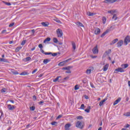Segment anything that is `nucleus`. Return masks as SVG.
<instances>
[{
    "label": "nucleus",
    "instance_id": "obj_34",
    "mask_svg": "<svg viewBox=\"0 0 130 130\" xmlns=\"http://www.w3.org/2000/svg\"><path fill=\"white\" fill-rule=\"evenodd\" d=\"M86 74H87V75H90L91 74V69H87L86 71Z\"/></svg>",
    "mask_w": 130,
    "mask_h": 130
},
{
    "label": "nucleus",
    "instance_id": "obj_9",
    "mask_svg": "<svg viewBox=\"0 0 130 130\" xmlns=\"http://www.w3.org/2000/svg\"><path fill=\"white\" fill-rule=\"evenodd\" d=\"M122 44H123V41L120 40L117 43V47H121L122 46Z\"/></svg>",
    "mask_w": 130,
    "mask_h": 130
},
{
    "label": "nucleus",
    "instance_id": "obj_24",
    "mask_svg": "<svg viewBox=\"0 0 130 130\" xmlns=\"http://www.w3.org/2000/svg\"><path fill=\"white\" fill-rule=\"evenodd\" d=\"M76 25H77V26H79V27H84V25H83L82 23L80 22H77L76 23Z\"/></svg>",
    "mask_w": 130,
    "mask_h": 130
},
{
    "label": "nucleus",
    "instance_id": "obj_36",
    "mask_svg": "<svg viewBox=\"0 0 130 130\" xmlns=\"http://www.w3.org/2000/svg\"><path fill=\"white\" fill-rule=\"evenodd\" d=\"M25 61H29V60H31V57H27L24 59Z\"/></svg>",
    "mask_w": 130,
    "mask_h": 130
},
{
    "label": "nucleus",
    "instance_id": "obj_58",
    "mask_svg": "<svg viewBox=\"0 0 130 130\" xmlns=\"http://www.w3.org/2000/svg\"><path fill=\"white\" fill-rule=\"evenodd\" d=\"M107 55L105 53H104V54L103 55V58H104V57H106Z\"/></svg>",
    "mask_w": 130,
    "mask_h": 130
},
{
    "label": "nucleus",
    "instance_id": "obj_29",
    "mask_svg": "<svg viewBox=\"0 0 130 130\" xmlns=\"http://www.w3.org/2000/svg\"><path fill=\"white\" fill-rule=\"evenodd\" d=\"M90 109H91V107L88 106L87 107V109L85 110V112H87V113H89V112H90Z\"/></svg>",
    "mask_w": 130,
    "mask_h": 130
},
{
    "label": "nucleus",
    "instance_id": "obj_22",
    "mask_svg": "<svg viewBox=\"0 0 130 130\" xmlns=\"http://www.w3.org/2000/svg\"><path fill=\"white\" fill-rule=\"evenodd\" d=\"M41 24L42 26H44V27H47V26L49 25L48 22H42Z\"/></svg>",
    "mask_w": 130,
    "mask_h": 130
},
{
    "label": "nucleus",
    "instance_id": "obj_41",
    "mask_svg": "<svg viewBox=\"0 0 130 130\" xmlns=\"http://www.w3.org/2000/svg\"><path fill=\"white\" fill-rule=\"evenodd\" d=\"M26 42H27L26 40H23L22 41V42H21V45H25V44H26Z\"/></svg>",
    "mask_w": 130,
    "mask_h": 130
},
{
    "label": "nucleus",
    "instance_id": "obj_23",
    "mask_svg": "<svg viewBox=\"0 0 130 130\" xmlns=\"http://www.w3.org/2000/svg\"><path fill=\"white\" fill-rule=\"evenodd\" d=\"M72 45L73 49L74 51L76 50V43H75L74 42H72Z\"/></svg>",
    "mask_w": 130,
    "mask_h": 130
},
{
    "label": "nucleus",
    "instance_id": "obj_21",
    "mask_svg": "<svg viewBox=\"0 0 130 130\" xmlns=\"http://www.w3.org/2000/svg\"><path fill=\"white\" fill-rule=\"evenodd\" d=\"M49 61H50V59H45L43 60V62H44V63H45V64H47V63H48V62H49Z\"/></svg>",
    "mask_w": 130,
    "mask_h": 130
},
{
    "label": "nucleus",
    "instance_id": "obj_62",
    "mask_svg": "<svg viewBox=\"0 0 130 130\" xmlns=\"http://www.w3.org/2000/svg\"><path fill=\"white\" fill-rule=\"evenodd\" d=\"M90 85H91V87L92 88H94V85H93V83H90Z\"/></svg>",
    "mask_w": 130,
    "mask_h": 130
},
{
    "label": "nucleus",
    "instance_id": "obj_56",
    "mask_svg": "<svg viewBox=\"0 0 130 130\" xmlns=\"http://www.w3.org/2000/svg\"><path fill=\"white\" fill-rule=\"evenodd\" d=\"M6 32H7V30L4 29L2 31V34H5V33H6Z\"/></svg>",
    "mask_w": 130,
    "mask_h": 130
},
{
    "label": "nucleus",
    "instance_id": "obj_59",
    "mask_svg": "<svg viewBox=\"0 0 130 130\" xmlns=\"http://www.w3.org/2000/svg\"><path fill=\"white\" fill-rule=\"evenodd\" d=\"M125 127H126V128H127V127H129V124H126L125 126Z\"/></svg>",
    "mask_w": 130,
    "mask_h": 130
},
{
    "label": "nucleus",
    "instance_id": "obj_64",
    "mask_svg": "<svg viewBox=\"0 0 130 130\" xmlns=\"http://www.w3.org/2000/svg\"><path fill=\"white\" fill-rule=\"evenodd\" d=\"M128 85L129 87H130V81H128Z\"/></svg>",
    "mask_w": 130,
    "mask_h": 130
},
{
    "label": "nucleus",
    "instance_id": "obj_16",
    "mask_svg": "<svg viewBox=\"0 0 130 130\" xmlns=\"http://www.w3.org/2000/svg\"><path fill=\"white\" fill-rule=\"evenodd\" d=\"M108 67H109V64H106V65H105L103 67V71L104 72H106V71H107V70H108Z\"/></svg>",
    "mask_w": 130,
    "mask_h": 130
},
{
    "label": "nucleus",
    "instance_id": "obj_52",
    "mask_svg": "<svg viewBox=\"0 0 130 130\" xmlns=\"http://www.w3.org/2000/svg\"><path fill=\"white\" fill-rule=\"evenodd\" d=\"M62 117V115H58V116L57 117L56 119H59V118H61Z\"/></svg>",
    "mask_w": 130,
    "mask_h": 130
},
{
    "label": "nucleus",
    "instance_id": "obj_12",
    "mask_svg": "<svg viewBox=\"0 0 130 130\" xmlns=\"http://www.w3.org/2000/svg\"><path fill=\"white\" fill-rule=\"evenodd\" d=\"M120 100H121V98H118L117 100H116L113 103V105L115 106L116 105V104H117L118 103H119V102H120Z\"/></svg>",
    "mask_w": 130,
    "mask_h": 130
},
{
    "label": "nucleus",
    "instance_id": "obj_57",
    "mask_svg": "<svg viewBox=\"0 0 130 130\" xmlns=\"http://www.w3.org/2000/svg\"><path fill=\"white\" fill-rule=\"evenodd\" d=\"M36 72H37V69L34 70L32 72V74H35V73H36Z\"/></svg>",
    "mask_w": 130,
    "mask_h": 130
},
{
    "label": "nucleus",
    "instance_id": "obj_20",
    "mask_svg": "<svg viewBox=\"0 0 130 130\" xmlns=\"http://www.w3.org/2000/svg\"><path fill=\"white\" fill-rule=\"evenodd\" d=\"M107 100V99L106 98L103 100H102V101H101L100 103V106H102L103 105V103L105 102Z\"/></svg>",
    "mask_w": 130,
    "mask_h": 130
},
{
    "label": "nucleus",
    "instance_id": "obj_44",
    "mask_svg": "<svg viewBox=\"0 0 130 130\" xmlns=\"http://www.w3.org/2000/svg\"><path fill=\"white\" fill-rule=\"evenodd\" d=\"M85 109V105L84 104H82L80 107V109Z\"/></svg>",
    "mask_w": 130,
    "mask_h": 130
},
{
    "label": "nucleus",
    "instance_id": "obj_63",
    "mask_svg": "<svg viewBox=\"0 0 130 130\" xmlns=\"http://www.w3.org/2000/svg\"><path fill=\"white\" fill-rule=\"evenodd\" d=\"M31 32L33 34V35H34V34L35 33V30L34 29L31 30Z\"/></svg>",
    "mask_w": 130,
    "mask_h": 130
},
{
    "label": "nucleus",
    "instance_id": "obj_8",
    "mask_svg": "<svg viewBox=\"0 0 130 130\" xmlns=\"http://www.w3.org/2000/svg\"><path fill=\"white\" fill-rule=\"evenodd\" d=\"M115 2H117V0H105L104 3L106 4H113V3H115Z\"/></svg>",
    "mask_w": 130,
    "mask_h": 130
},
{
    "label": "nucleus",
    "instance_id": "obj_49",
    "mask_svg": "<svg viewBox=\"0 0 130 130\" xmlns=\"http://www.w3.org/2000/svg\"><path fill=\"white\" fill-rule=\"evenodd\" d=\"M74 89L79 90V87L78 86V85H75Z\"/></svg>",
    "mask_w": 130,
    "mask_h": 130
},
{
    "label": "nucleus",
    "instance_id": "obj_55",
    "mask_svg": "<svg viewBox=\"0 0 130 130\" xmlns=\"http://www.w3.org/2000/svg\"><path fill=\"white\" fill-rule=\"evenodd\" d=\"M69 79H70V77L68 76L67 77L64 78L63 80L66 81L67 80H69Z\"/></svg>",
    "mask_w": 130,
    "mask_h": 130
},
{
    "label": "nucleus",
    "instance_id": "obj_53",
    "mask_svg": "<svg viewBox=\"0 0 130 130\" xmlns=\"http://www.w3.org/2000/svg\"><path fill=\"white\" fill-rule=\"evenodd\" d=\"M66 74H71V73H72V72L70 71L69 70H68L67 71H66Z\"/></svg>",
    "mask_w": 130,
    "mask_h": 130
},
{
    "label": "nucleus",
    "instance_id": "obj_4",
    "mask_svg": "<svg viewBox=\"0 0 130 130\" xmlns=\"http://www.w3.org/2000/svg\"><path fill=\"white\" fill-rule=\"evenodd\" d=\"M130 42V37L129 36H127L124 40V43L125 45H127V43Z\"/></svg>",
    "mask_w": 130,
    "mask_h": 130
},
{
    "label": "nucleus",
    "instance_id": "obj_17",
    "mask_svg": "<svg viewBox=\"0 0 130 130\" xmlns=\"http://www.w3.org/2000/svg\"><path fill=\"white\" fill-rule=\"evenodd\" d=\"M87 16H89L90 17H93V16L96 15V14L94 13L88 12L87 13Z\"/></svg>",
    "mask_w": 130,
    "mask_h": 130
},
{
    "label": "nucleus",
    "instance_id": "obj_28",
    "mask_svg": "<svg viewBox=\"0 0 130 130\" xmlns=\"http://www.w3.org/2000/svg\"><path fill=\"white\" fill-rule=\"evenodd\" d=\"M51 40V39L50 38H47L44 41V43H46V42H49Z\"/></svg>",
    "mask_w": 130,
    "mask_h": 130
},
{
    "label": "nucleus",
    "instance_id": "obj_1",
    "mask_svg": "<svg viewBox=\"0 0 130 130\" xmlns=\"http://www.w3.org/2000/svg\"><path fill=\"white\" fill-rule=\"evenodd\" d=\"M39 48H40L41 52H42V53H43V54H45V55H50V54H51V52H45L44 50L42 49V48H43V46L42 44H40L39 45Z\"/></svg>",
    "mask_w": 130,
    "mask_h": 130
},
{
    "label": "nucleus",
    "instance_id": "obj_51",
    "mask_svg": "<svg viewBox=\"0 0 130 130\" xmlns=\"http://www.w3.org/2000/svg\"><path fill=\"white\" fill-rule=\"evenodd\" d=\"M33 100H34V101H35L36 100H37V98H36V95H34L32 96Z\"/></svg>",
    "mask_w": 130,
    "mask_h": 130
},
{
    "label": "nucleus",
    "instance_id": "obj_26",
    "mask_svg": "<svg viewBox=\"0 0 130 130\" xmlns=\"http://www.w3.org/2000/svg\"><path fill=\"white\" fill-rule=\"evenodd\" d=\"M66 61H62V62L59 63L58 66L62 67V66H64V63H66Z\"/></svg>",
    "mask_w": 130,
    "mask_h": 130
},
{
    "label": "nucleus",
    "instance_id": "obj_54",
    "mask_svg": "<svg viewBox=\"0 0 130 130\" xmlns=\"http://www.w3.org/2000/svg\"><path fill=\"white\" fill-rule=\"evenodd\" d=\"M56 22H57V23H58L59 24H61V22L59 20H56Z\"/></svg>",
    "mask_w": 130,
    "mask_h": 130
},
{
    "label": "nucleus",
    "instance_id": "obj_35",
    "mask_svg": "<svg viewBox=\"0 0 130 130\" xmlns=\"http://www.w3.org/2000/svg\"><path fill=\"white\" fill-rule=\"evenodd\" d=\"M108 13H109V14H111V15H113V14L115 13V11H113V10L108 11Z\"/></svg>",
    "mask_w": 130,
    "mask_h": 130
},
{
    "label": "nucleus",
    "instance_id": "obj_10",
    "mask_svg": "<svg viewBox=\"0 0 130 130\" xmlns=\"http://www.w3.org/2000/svg\"><path fill=\"white\" fill-rule=\"evenodd\" d=\"M110 29H107L101 36V37L102 38H103V37H104L106 34H107V33H109L110 31Z\"/></svg>",
    "mask_w": 130,
    "mask_h": 130
},
{
    "label": "nucleus",
    "instance_id": "obj_45",
    "mask_svg": "<svg viewBox=\"0 0 130 130\" xmlns=\"http://www.w3.org/2000/svg\"><path fill=\"white\" fill-rule=\"evenodd\" d=\"M77 119H83V116H79L77 117Z\"/></svg>",
    "mask_w": 130,
    "mask_h": 130
},
{
    "label": "nucleus",
    "instance_id": "obj_33",
    "mask_svg": "<svg viewBox=\"0 0 130 130\" xmlns=\"http://www.w3.org/2000/svg\"><path fill=\"white\" fill-rule=\"evenodd\" d=\"M102 21H103V24H105V23H106V17H103Z\"/></svg>",
    "mask_w": 130,
    "mask_h": 130
},
{
    "label": "nucleus",
    "instance_id": "obj_15",
    "mask_svg": "<svg viewBox=\"0 0 130 130\" xmlns=\"http://www.w3.org/2000/svg\"><path fill=\"white\" fill-rule=\"evenodd\" d=\"M117 41H118V39H114L110 43V45H113V44H115Z\"/></svg>",
    "mask_w": 130,
    "mask_h": 130
},
{
    "label": "nucleus",
    "instance_id": "obj_2",
    "mask_svg": "<svg viewBox=\"0 0 130 130\" xmlns=\"http://www.w3.org/2000/svg\"><path fill=\"white\" fill-rule=\"evenodd\" d=\"M76 126L78 128H80V129H83L84 127V123L80 121H78L76 123Z\"/></svg>",
    "mask_w": 130,
    "mask_h": 130
},
{
    "label": "nucleus",
    "instance_id": "obj_48",
    "mask_svg": "<svg viewBox=\"0 0 130 130\" xmlns=\"http://www.w3.org/2000/svg\"><path fill=\"white\" fill-rule=\"evenodd\" d=\"M2 93H5L6 92V88H3L1 89Z\"/></svg>",
    "mask_w": 130,
    "mask_h": 130
},
{
    "label": "nucleus",
    "instance_id": "obj_27",
    "mask_svg": "<svg viewBox=\"0 0 130 130\" xmlns=\"http://www.w3.org/2000/svg\"><path fill=\"white\" fill-rule=\"evenodd\" d=\"M59 78H61V76L57 77L55 79H53V82H57V81H58Z\"/></svg>",
    "mask_w": 130,
    "mask_h": 130
},
{
    "label": "nucleus",
    "instance_id": "obj_38",
    "mask_svg": "<svg viewBox=\"0 0 130 130\" xmlns=\"http://www.w3.org/2000/svg\"><path fill=\"white\" fill-rule=\"evenodd\" d=\"M20 75V76H26V75H28V74L27 72H22Z\"/></svg>",
    "mask_w": 130,
    "mask_h": 130
},
{
    "label": "nucleus",
    "instance_id": "obj_61",
    "mask_svg": "<svg viewBox=\"0 0 130 130\" xmlns=\"http://www.w3.org/2000/svg\"><path fill=\"white\" fill-rule=\"evenodd\" d=\"M84 97H85V99H89V96H88L87 95H85Z\"/></svg>",
    "mask_w": 130,
    "mask_h": 130
},
{
    "label": "nucleus",
    "instance_id": "obj_60",
    "mask_svg": "<svg viewBox=\"0 0 130 130\" xmlns=\"http://www.w3.org/2000/svg\"><path fill=\"white\" fill-rule=\"evenodd\" d=\"M42 103H44V101H40L39 103V104H40V105H41V104H42Z\"/></svg>",
    "mask_w": 130,
    "mask_h": 130
},
{
    "label": "nucleus",
    "instance_id": "obj_25",
    "mask_svg": "<svg viewBox=\"0 0 130 130\" xmlns=\"http://www.w3.org/2000/svg\"><path fill=\"white\" fill-rule=\"evenodd\" d=\"M128 67V64H123L121 65V67L123 69H126Z\"/></svg>",
    "mask_w": 130,
    "mask_h": 130
},
{
    "label": "nucleus",
    "instance_id": "obj_18",
    "mask_svg": "<svg viewBox=\"0 0 130 130\" xmlns=\"http://www.w3.org/2000/svg\"><path fill=\"white\" fill-rule=\"evenodd\" d=\"M70 69H73V66H69L68 67H63L62 70H66L67 71H69Z\"/></svg>",
    "mask_w": 130,
    "mask_h": 130
},
{
    "label": "nucleus",
    "instance_id": "obj_5",
    "mask_svg": "<svg viewBox=\"0 0 130 130\" xmlns=\"http://www.w3.org/2000/svg\"><path fill=\"white\" fill-rule=\"evenodd\" d=\"M114 73L117 74V73H124V70L122 68H118L115 70Z\"/></svg>",
    "mask_w": 130,
    "mask_h": 130
},
{
    "label": "nucleus",
    "instance_id": "obj_46",
    "mask_svg": "<svg viewBox=\"0 0 130 130\" xmlns=\"http://www.w3.org/2000/svg\"><path fill=\"white\" fill-rule=\"evenodd\" d=\"M52 54V56H56V55H57V53H51V54Z\"/></svg>",
    "mask_w": 130,
    "mask_h": 130
},
{
    "label": "nucleus",
    "instance_id": "obj_50",
    "mask_svg": "<svg viewBox=\"0 0 130 130\" xmlns=\"http://www.w3.org/2000/svg\"><path fill=\"white\" fill-rule=\"evenodd\" d=\"M9 101L10 102H11V103H15V101H14V100H9V101H8V102H9Z\"/></svg>",
    "mask_w": 130,
    "mask_h": 130
},
{
    "label": "nucleus",
    "instance_id": "obj_32",
    "mask_svg": "<svg viewBox=\"0 0 130 130\" xmlns=\"http://www.w3.org/2000/svg\"><path fill=\"white\" fill-rule=\"evenodd\" d=\"M22 49V47H18L15 49L16 52H19L20 51V50Z\"/></svg>",
    "mask_w": 130,
    "mask_h": 130
},
{
    "label": "nucleus",
    "instance_id": "obj_19",
    "mask_svg": "<svg viewBox=\"0 0 130 130\" xmlns=\"http://www.w3.org/2000/svg\"><path fill=\"white\" fill-rule=\"evenodd\" d=\"M0 61L3 62H9V61H8V59L3 58H0Z\"/></svg>",
    "mask_w": 130,
    "mask_h": 130
},
{
    "label": "nucleus",
    "instance_id": "obj_39",
    "mask_svg": "<svg viewBox=\"0 0 130 130\" xmlns=\"http://www.w3.org/2000/svg\"><path fill=\"white\" fill-rule=\"evenodd\" d=\"M51 124H52V125H57V122H56V121L52 122L51 123Z\"/></svg>",
    "mask_w": 130,
    "mask_h": 130
},
{
    "label": "nucleus",
    "instance_id": "obj_11",
    "mask_svg": "<svg viewBox=\"0 0 130 130\" xmlns=\"http://www.w3.org/2000/svg\"><path fill=\"white\" fill-rule=\"evenodd\" d=\"M100 32H101V30L99 28H97L94 30V34H95V35H98L100 34Z\"/></svg>",
    "mask_w": 130,
    "mask_h": 130
},
{
    "label": "nucleus",
    "instance_id": "obj_13",
    "mask_svg": "<svg viewBox=\"0 0 130 130\" xmlns=\"http://www.w3.org/2000/svg\"><path fill=\"white\" fill-rule=\"evenodd\" d=\"M71 124L70 123H67L65 125V130H70V127L71 126Z\"/></svg>",
    "mask_w": 130,
    "mask_h": 130
},
{
    "label": "nucleus",
    "instance_id": "obj_3",
    "mask_svg": "<svg viewBox=\"0 0 130 130\" xmlns=\"http://www.w3.org/2000/svg\"><path fill=\"white\" fill-rule=\"evenodd\" d=\"M56 32H57V37H58L59 38H61V37L63 35V34L62 33V30H61V29L58 28L56 30Z\"/></svg>",
    "mask_w": 130,
    "mask_h": 130
},
{
    "label": "nucleus",
    "instance_id": "obj_30",
    "mask_svg": "<svg viewBox=\"0 0 130 130\" xmlns=\"http://www.w3.org/2000/svg\"><path fill=\"white\" fill-rule=\"evenodd\" d=\"M53 41L54 43H58V40L56 38H53Z\"/></svg>",
    "mask_w": 130,
    "mask_h": 130
},
{
    "label": "nucleus",
    "instance_id": "obj_43",
    "mask_svg": "<svg viewBox=\"0 0 130 130\" xmlns=\"http://www.w3.org/2000/svg\"><path fill=\"white\" fill-rule=\"evenodd\" d=\"M3 3L5 4V5H7V6H11V3H7V2H6L5 1H3Z\"/></svg>",
    "mask_w": 130,
    "mask_h": 130
},
{
    "label": "nucleus",
    "instance_id": "obj_47",
    "mask_svg": "<svg viewBox=\"0 0 130 130\" xmlns=\"http://www.w3.org/2000/svg\"><path fill=\"white\" fill-rule=\"evenodd\" d=\"M14 25H15V23L13 22V23H10V24H9V27H13V26Z\"/></svg>",
    "mask_w": 130,
    "mask_h": 130
},
{
    "label": "nucleus",
    "instance_id": "obj_7",
    "mask_svg": "<svg viewBox=\"0 0 130 130\" xmlns=\"http://www.w3.org/2000/svg\"><path fill=\"white\" fill-rule=\"evenodd\" d=\"M92 52L94 54H98L99 52L98 50V45H96L94 48L92 49Z\"/></svg>",
    "mask_w": 130,
    "mask_h": 130
},
{
    "label": "nucleus",
    "instance_id": "obj_14",
    "mask_svg": "<svg viewBox=\"0 0 130 130\" xmlns=\"http://www.w3.org/2000/svg\"><path fill=\"white\" fill-rule=\"evenodd\" d=\"M11 72L13 75H19V73L14 69H11Z\"/></svg>",
    "mask_w": 130,
    "mask_h": 130
},
{
    "label": "nucleus",
    "instance_id": "obj_37",
    "mask_svg": "<svg viewBox=\"0 0 130 130\" xmlns=\"http://www.w3.org/2000/svg\"><path fill=\"white\" fill-rule=\"evenodd\" d=\"M112 19H114V21H116V20H117V16H116V14H114Z\"/></svg>",
    "mask_w": 130,
    "mask_h": 130
},
{
    "label": "nucleus",
    "instance_id": "obj_40",
    "mask_svg": "<svg viewBox=\"0 0 130 130\" xmlns=\"http://www.w3.org/2000/svg\"><path fill=\"white\" fill-rule=\"evenodd\" d=\"M2 117H4V113H3V111H0V118Z\"/></svg>",
    "mask_w": 130,
    "mask_h": 130
},
{
    "label": "nucleus",
    "instance_id": "obj_42",
    "mask_svg": "<svg viewBox=\"0 0 130 130\" xmlns=\"http://www.w3.org/2000/svg\"><path fill=\"white\" fill-rule=\"evenodd\" d=\"M30 110H32V111H34L35 110V106H31L30 107Z\"/></svg>",
    "mask_w": 130,
    "mask_h": 130
},
{
    "label": "nucleus",
    "instance_id": "obj_6",
    "mask_svg": "<svg viewBox=\"0 0 130 130\" xmlns=\"http://www.w3.org/2000/svg\"><path fill=\"white\" fill-rule=\"evenodd\" d=\"M7 108L9 110H11V111H13V110H15V109H16V107L13 105H11V104L8 105Z\"/></svg>",
    "mask_w": 130,
    "mask_h": 130
},
{
    "label": "nucleus",
    "instance_id": "obj_31",
    "mask_svg": "<svg viewBox=\"0 0 130 130\" xmlns=\"http://www.w3.org/2000/svg\"><path fill=\"white\" fill-rule=\"evenodd\" d=\"M105 53L107 55H108V54H110V53H111V49H109L108 51H106Z\"/></svg>",
    "mask_w": 130,
    "mask_h": 130
}]
</instances>
